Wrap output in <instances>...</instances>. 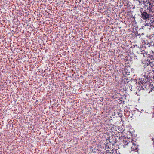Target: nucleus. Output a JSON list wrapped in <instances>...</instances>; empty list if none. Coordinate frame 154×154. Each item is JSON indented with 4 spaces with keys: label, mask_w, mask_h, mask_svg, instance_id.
I'll list each match as a JSON object with an SVG mask.
<instances>
[{
    "label": "nucleus",
    "mask_w": 154,
    "mask_h": 154,
    "mask_svg": "<svg viewBox=\"0 0 154 154\" xmlns=\"http://www.w3.org/2000/svg\"><path fill=\"white\" fill-rule=\"evenodd\" d=\"M149 17V15L146 12H143L142 14V17L144 19H147Z\"/></svg>",
    "instance_id": "1"
},
{
    "label": "nucleus",
    "mask_w": 154,
    "mask_h": 154,
    "mask_svg": "<svg viewBox=\"0 0 154 154\" xmlns=\"http://www.w3.org/2000/svg\"><path fill=\"white\" fill-rule=\"evenodd\" d=\"M135 146V145H134V144H133L132 146H131V148L134 150L136 149L137 148V146Z\"/></svg>",
    "instance_id": "2"
},
{
    "label": "nucleus",
    "mask_w": 154,
    "mask_h": 154,
    "mask_svg": "<svg viewBox=\"0 0 154 154\" xmlns=\"http://www.w3.org/2000/svg\"><path fill=\"white\" fill-rule=\"evenodd\" d=\"M139 2H140V3H144L145 2H146L145 1H143V2H142V1H141V0H139Z\"/></svg>",
    "instance_id": "3"
},
{
    "label": "nucleus",
    "mask_w": 154,
    "mask_h": 154,
    "mask_svg": "<svg viewBox=\"0 0 154 154\" xmlns=\"http://www.w3.org/2000/svg\"><path fill=\"white\" fill-rule=\"evenodd\" d=\"M125 143V145H127L128 144V142H127L126 141Z\"/></svg>",
    "instance_id": "4"
}]
</instances>
